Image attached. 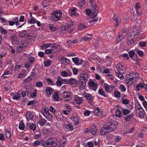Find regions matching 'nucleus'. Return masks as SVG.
Here are the masks:
<instances>
[{
	"label": "nucleus",
	"instance_id": "30",
	"mask_svg": "<svg viewBox=\"0 0 147 147\" xmlns=\"http://www.w3.org/2000/svg\"><path fill=\"white\" fill-rule=\"evenodd\" d=\"M51 44L50 43H45L42 45L40 46L41 48L43 50H44L50 47Z\"/></svg>",
	"mask_w": 147,
	"mask_h": 147
},
{
	"label": "nucleus",
	"instance_id": "1",
	"mask_svg": "<svg viewBox=\"0 0 147 147\" xmlns=\"http://www.w3.org/2000/svg\"><path fill=\"white\" fill-rule=\"evenodd\" d=\"M117 126V125L113 122H109L102 128L100 134L103 136L109 132L114 131Z\"/></svg>",
	"mask_w": 147,
	"mask_h": 147
},
{
	"label": "nucleus",
	"instance_id": "40",
	"mask_svg": "<svg viewBox=\"0 0 147 147\" xmlns=\"http://www.w3.org/2000/svg\"><path fill=\"white\" fill-rule=\"evenodd\" d=\"M87 28V27L84 24H80L78 26V29L80 30H82L84 29H85Z\"/></svg>",
	"mask_w": 147,
	"mask_h": 147
},
{
	"label": "nucleus",
	"instance_id": "57",
	"mask_svg": "<svg viewBox=\"0 0 147 147\" xmlns=\"http://www.w3.org/2000/svg\"><path fill=\"white\" fill-rule=\"evenodd\" d=\"M119 88L121 91L125 92L126 91V88L124 86L123 84H121L119 86Z\"/></svg>",
	"mask_w": 147,
	"mask_h": 147
},
{
	"label": "nucleus",
	"instance_id": "44",
	"mask_svg": "<svg viewBox=\"0 0 147 147\" xmlns=\"http://www.w3.org/2000/svg\"><path fill=\"white\" fill-rule=\"evenodd\" d=\"M0 21L4 25L7 24V21L4 18H2L1 16H0Z\"/></svg>",
	"mask_w": 147,
	"mask_h": 147
},
{
	"label": "nucleus",
	"instance_id": "61",
	"mask_svg": "<svg viewBox=\"0 0 147 147\" xmlns=\"http://www.w3.org/2000/svg\"><path fill=\"white\" fill-rule=\"evenodd\" d=\"M49 110L51 112L53 113L54 114L57 112L55 109L52 106H50Z\"/></svg>",
	"mask_w": 147,
	"mask_h": 147
},
{
	"label": "nucleus",
	"instance_id": "64",
	"mask_svg": "<svg viewBox=\"0 0 147 147\" xmlns=\"http://www.w3.org/2000/svg\"><path fill=\"white\" fill-rule=\"evenodd\" d=\"M0 32L1 33L3 34H7V31L4 29L2 28H1L0 29Z\"/></svg>",
	"mask_w": 147,
	"mask_h": 147
},
{
	"label": "nucleus",
	"instance_id": "36",
	"mask_svg": "<svg viewBox=\"0 0 147 147\" xmlns=\"http://www.w3.org/2000/svg\"><path fill=\"white\" fill-rule=\"evenodd\" d=\"M133 117V114H131L129 115H127L125 117H124V120L126 121H129L131 119V118Z\"/></svg>",
	"mask_w": 147,
	"mask_h": 147
},
{
	"label": "nucleus",
	"instance_id": "58",
	"mask_svg": "<svg viewBox=\"0 0 147 147\" xmlns=\"http://www.w3.org/2000/svg\"><path fill=\"white\" fill-rule=\"evenodd\" d=\"M53 97L55 100H57L59 99V95L57 92H55L53 95Z\"/></svg>",
	"mask_w": 147,
	"mask_h": 147
},
{
	"label": "nucleus",
	"instance_id": "60",
	"mask_svg": "<svg viewBox=\"0 0 147 147\" xmlns=\"http://www.w3.org/2000/svg\"><path fill=\"white\" fill-rule=\"evenodd\" d=\"M32 79L30 78V77L28 76L27 78L24 80V82L25 83H28Z\"/></svg>",
	"mask_w": 147,
	"mask_h": 147
},
{
	"label": "nucleus",
	"instance_id": "16",
	"mask_svg": "<svg viewBox=\"0 0 147 147\" xmlns=\"http://www.w3.org/2000/svg\"><path fill=\"white\" fill-rule=\"evenodd\" d=\"M91 7L93 11L92 13L97 14L98 13V8L94 4H91Z\"/></svg>",
	"mask_w": 147,
	"mask_h": 147
},
{
	"label": "nucleus",
	"instance_id": "53",
	"mask_svg": "<svg viewBox=\"0 0 147 147\" xmlns=\"http://www.w3.org/2000/svg\"><path fill=\"white\" fill-rule=\"evenodd\" d=\"M51 61L50 60L46 61L44 62L45 66L46 67L49 66L51 65Z\"/></svg>",
	"mask_w": 147,
	"mask_h": 147
},
{
	"label": "nucleus",
	"instance_id": "20",
	"mask_svg": "<svg viewBox=\"0 0 147 147\" xmlns=\"http://www.w3.org/2000/svg\"><path fill=\"white\" fill-rule=\"evenodd\" d=\"M54 90L50 87H46L45 92L49 96L52 94L53 91Z\"/></svg>",
	"mask_w": 147,
	"mask_h": 147
},
{
	"label": "nucleus",
	"instance_id": "31",
	"mask_svg": "<svg viewBox=\"0 0 147 147\" xmlns=\"http://www.w3.org/2000/svg\"><path fill=\"white\" fill-rule=\"evenodd\" d=\"M98 93L101 96H103L105 97H107V94L105 93L103 90L102 88H100L98 91Z\"/></svg>",
	"mask_w": 147,
	"mask_h": 147
},
{
	"label": "nucleus",
	"instance_id": "45",
	"mask_svg": "<svg viewBox=\"0 0 147 147\" xmlns=\"http://www.w3.org/2000/svg\"><path fill=\"white\" fill-rule=\"evenodd\" d=\"M45 147V142L44 140H41L40 141H37V146L40 145Z\"/></svg>",
	"mask_w": 147,
	"mask_h": 147
},
{
	"label": "nucleus",
	"instance_id": "35",
	"mask_svg": "<svg viewBox=\"0 0 147 147\" xmlns=\"http://www.w3.org/2000/svg\"><path fill=\"white\" fill-rule=\"evenodd\" d=\"M21 98L20 93L17 92L15 94L13 98V99L15 100H19Z\"/></svg>",
	"mask_w": 147,
	"mask_h": 147
},
{
	"label": "nucleus",
	"instance_id": "24",
	"mask_svg": "<svg viewBox=\"0 0 147 147\" xmlns=\"http://www.w3.org/2000/svg\"><path fill=\"white\" fill-rule=\"evenodd\" d=\"M94 113L95 115L97 116H100L102 115V113L99 110V108L98 107L95 108Z\"/></svg>",
	"mask_w": 147,
	"mask_h": 147
},
{
	"label": "nucleus",
	"instance_id": "10",
	"mask_svg": "<svg viewBox=\"0 0 147 147\" xmlns=\"http://www.w3.org/2000/svg\"><path fill=\"white\" fill-rule=\"evenodd\" d=\"M26 43L23 41H21L19 46H18L17 49V52L18 53L22 51L23 48L25 46Z\"/></svg>",
	"mask_w": 147,
	"mask_h": 147
},
{
	"label": "nucleus",
	"instance_id": "42",
	"mask_svg": "<svg viewBox=\"0 0 147 147\" xmlns=\"http://www.w3.org/2000/svg\"><path fill=\"white\" fill-rule=\"evenodd\" d=\"M115 21L117 22L115 26L114 27V29L115 30L117 28V26L121 22V19L119 18H118L115 19Z\"/></svg>",
	"mask_w": 147,
	"mask_h": 147
},
{
	"label": "nucleus",
	"instance_id": "52",
	"mask_svg": "<svg viewBox=\"0 0 147 147\" xmlns=\"http://www.w3.org/2000/svg\"><path fill=\"white\" fill-rule=\"evenodd\" d=\"M25 127V125L24 123L20 122L19 125V129L21 130H23L24 129Z\"/></svg>",
	"mask_w": 147,
	"mask_h": 147
},
{
	"label": "nucleus",
	"instance_id": "51",
	"mask_svg": "<svg viewBox=\"0 0 147 147\" xmlns=\"http://www.w3.org/2000/svg\"><path fill=\"white\" fill-rule=\"evenodd\" d=\"M46 81L47 82L48 84L49 85H54V84L53 81L50 78L47 79V80Z\"/></svg>",
	"mask_w": 147,
	"mask_h": 147
},
{
	"label": "nucleus",
	"instance_id": "28",
	"mask_svg": "<svg viewBox=\"0 0 147 147\" xmlns=\"http://www.w3.org/2000/svg\"><path fill=\"white\" fill-rule=\"evenodd\" d=\"M92 96L91 95L88 94H86L85 95V97L86 98V99L89 100V103L90 104H91L92 100Z\"/></svg>",
	"mask_w": 147,
	"mask_h": 147
},
{
	"label": "nucleus",
	"instance_id": "33",
	"mask_svg": "<svg viewBox=\"0 0 147 147\" xmlns=\"http://www.w3.org/2000/svg\"><path fill=\"white\" fill-rule=\"evenodd\" d=\"M72 59L73 61L77 65H79L82 64V62L79 63V60L77 57L72 58Z\"/></svg>",
	"mask_w": 147,
	"mask_h": 147
},
{
	"label": "nucleus",
	"instance_id": "29",
	"mask_svg": "<svg viewBox=\"0 0 147 147\" xmlns=\"http://www.w3.org/2000/svg\"><path fill=\"white\" fill-rule=\"evenodd\" d=\"M75 100L76 102L78 104H80L82 103V100L79 96L77 95L75 96Z\"/></svg>",
	"mask_w": 147,
	"mask_h": 147
},
{
	"label": "nucleus",
	"instance_id": "14",
	"mask_svg": "<svg viewBox=\"0 0 147 147\" xmlns=\"http://www.w3.org/2000/svg\"><path fill=\"white\" fill-rule=\"evenodd\" d=\"M127 76H129V80L134 79V81L136 79L139 77L138 73H132L131 74H130V75H128Z\"/></svg>",
	"mask_w": 147,
	"mask_h": 147
},
{
	"label": "nucleus",
	"instance_id": "7",
	"mask_svg": "<svg viewBox=\"0 0 147 147\" xmlns=\"http://www.w3.org/2000/svg\"><path fill=\"white\" fill-rule=\"evenodd\" d=\"M32 33H28L27 32L26 30H23L20 31L18 33L19 36L21 38L26 37V36H32Z\"/></svg>",
	"mask_w": 147,
	"mask_h": 147
},
{
	"label": "nucleus",
	"instance_id": "9",
	"mask_svg": "<svg viewBox=\"0 0 147 147\" xmlns=\"http://www.w3.org/2000/svg\"><path fill=\"white\" fill-rule=\"evenodd\" d=\"M10 40L13 44H16L19 43V39L15 34H12L10 37Z\"/></svg>",
	"mask_w": 147,
	"mask_h": 147
},
{
	"label": "nucleus",
	"instance_id": "46",
	"mask_svg": "<svg viewBox=\"0 0 147 147\" xmlns=\"http://www.w3.org/2000/svg\"><path fill=\"white\" fill-rule=\"evenodd\" d=\"M127 79H126V80L127 81V83L129 84L130 85H131L135 81L134 79H131V80H129V76H127Z\"/></svg>",
	"mask_w": 147,
	"mask_h": 147
},
{
	"label": "nucleus",
	"instance_id": "27",
	"mask_svg": "<svg viewBox=\"0 0 147 147\" xmlns=\"http://www.w3.org/2000/svg\"><path fill=\"white\" fill-rule=\"evenodd\" d=\"M5 135L7 138H8L9 140H11V133L8 129H7L5 131Z\"/></svg>",
	"mask_w": 147,
	"mask_h": 147
},
{
	"label": "nucleus",
	"instance_id": "17",
	"mask_svg": "<svg viewBox=\"0 0 147 147\" xmlns=\"http://www.w3.org/2000/svg\"><path fill=\"white\" fill-rule=\"evenodd\" d=\"M26 117L28 120H30L33 119L34 115L32 112H28L26 114Z\"/></svg>",
	"mask_w": 147,
	"mask_h": 147
},
{
	"label": "nucleus",
	"instance_id": "55",
	"mask_svg": "<svg viewBox=\"0 0 147 147\" xmlns=\"http://www.w3.org/2000/svg\"><path fill=\"white\" fill-rule=\"evenodd\" d=\"M120 92L117 91H115L114 92L115 96L117 98H119L120 96Z\"/></svg>",
	"mask_w": 147,
	"mask_h": 147
},
{
	"label": "nucleus",
	"instance_id": "47",
	"mask_svg": "<svg viewBox=\"0 0 147 147\" xmlns=\"http://www.w3.org/2000/svg\"><path fill=\"white\" fill-rule=\"evenodd\" d=\"M103 86H105V90L108 92H109L110 90V86L109 85L106 84L104 83Z\"/></svg>",
	"mask_w": 147,
	"mask_h": 147
},
{
	"label": "nucleus",
	"instance_id": "12",
	"mask_svg": "<svg viewBox=\"0 0 147 147\" xmlns=\"http://www.w3.org/2000/svg\"><path fill=\"white\" fill-rule=\"evenodd\" d=\"M68 84H70L73 87H75L77 85L78 83V81L76 79L71 78L68 80Z\"/></svg>",
	"mask_w": 147,
	"mask_h": 147
},
{
	"label": "nucleus",
	"instance_id": "22",
	"mask_svg": "<svg viewBox=\"0 0 147 147\" xmlns=\"http://www.w3.org/2000/svg\"><path fill=\"white\" fill-rule=\"evenodd\" d=\"M39 117L40 119L38 123L42 127L44 126L45 124L47 122V121L44 119L42 117H41L39 114Z\"/></svg>",
	"mask_w": 147,
	"mask_h": 147
},
{
	"label": "nucleus",
	"instance_id": "63",
	"mask_svg": "<svg viewBox=\"0 0 147 147\" xmlns=\"http://www.w3.org/2000/svg\"><path fill=\"white\" fill-rule=\"evenodd\" d=\"M9 48L11 49L10 51L11 52L12 54L15 53V49L14 47H13L9 45Z\"/></svg>",
	"mask_w": 147,
	"mask_h": 147
},
{
	"label": "nucleus",
	"instance_id": "26",
	"mask_svg": "<svg viewBox=\"0 0 147 147\" xmlns=\"http://www.w3.org/2000/svg\"><path fill=\"white\" fill-rule=\"evenodd\" d=\"M54 116L57 120H61V118L62 114L60 112H56L54 114Z\"/></svg>",
	"mask_w": 147,
	"mask_h": 147
},
{
	"label": "nucleus",
	"instance_id": "41",
	"mask_svg": "<svg viewBox=\"0 0 147 147\" xmlns=\"http://www.w3.org/2000/svg\"><path fill=\"white\" fill-rule=\"evenodd\" d=\"M144 86L145 84L144 83H139L137 85L136 88L138 90H140V89H139V88H143L144 87Z\"/></svg>",
	"mask_w": 147,
	"mask_h": 147
},
{
	"label": "nucleus",
	"instance_id": "37",
	"mask_svg": "<svg viewBox=\"0 0 147 147\" xmlns=\"http://www.w3.org/2000/svg\"><path fill=\"white\" fill-rule=\"evenodd\" d=\"M122 112L123 115H124L129 114L130 113V111L129 110L123 108L122 110Z\"/></svg>",
	"mask_w": 147,
	"mask_h": 147
},
{
	"label": "nucleus",
	"instance_id": "3",
	"mask_svg": "<svg viewBox=\"0 0 147 147\" xmlns=\"http://www.w3.org/2000/svg\"><path fill=\"white\" fill-rule=\"evenodd\" d=\"M58 144V141L56 138H51L45 141V147H54Z\"/></svg>",
	"mask_w": 147,
	"mask_h": 147
},
{
	"label": "nucleus",
	"instance_id": "59",
	"mask_svg": "<svg viewBox=\"0 0 147 147\" xmlns=\"http://www.w3.org/2000/svg\"><path fill=\"white\" fill-rule=\"evenodd\" d=\"M30 129L32 130L33 131H34L36 129V125L35 124L32 123L30 126Z\"/></svg>",
	"mask_w": 147,
	"mask_h": 147
},
{
	"label": "nucleus",
	"instance_id": "54",
	"mask_svg": "<svg viewBox=\"0 0 147 147\" xmlns=\"http://www.w3.org/2000/svg\"><path fill=\"white\" fill-rule=\"evenodd\" d=\"M21 67L22 65H15L14 69V71H18Z\"/></svg>",
	"mask_w": 147,
	"mask_h": 147
},
{
	"label": "nucleus",
	"instance_id": "56",
	"mask_svg": "<svg viewBox=\"0 0 147 147\" xmlns=\"http://www.w3.org/2000/svg\"><path fill=\"white\" fill-rule=\"evenodd\" d=\"M140 34V30L139 29H138V30H136L133 31V35L134 36L139 35Z\"/></svg>",
	"mask_w": 147,
	"mask_h": 147
},
{
	"label": "nucleus",
	"instance_id": "11",
	"mask_svg": "<svg viewBox=\"0 0 147 147\" xmlns=\"http://www.w3.org/2000/svg\"><path fill=\"white\" fill-rule=\"evenodd\" d=\"M63 99L66 101H68L71 98V95L69 92H64L62 94Z\"/></svg>",
	"mask_w": 147,
	"mask_h": 147
},
{
	"label": "nucleus",
	"instance_id": "49",
	"mask_svg": "<svg viewBox=\"0 0 147 147\" xmlns=\"http://www.w3.org/2000/svg\"><path fill=\"white\" fill-rule=\"evenodd\" d=\"M49 27V29L51 30L52 31H54L56 30L57 29V28L56 27H54L53 25L50 24Z\"/></svg>",
	"mask_w": 147,
	"mask_h": 147
},
{
	"label": "nucleus",
	"instance_id": "19",
	"mask_svg": "<svg viewBox=\"0 0 147 147\" xmlns=\"http://www.w3.org/2000/svg\"><path fill=\"white\" fill-rule=\"evenodd\" d=\"M60 60L61 61V64H67L70 63V60L66 58H61Z\"/></svg>",
	"mask_w": 147,
	"mask_h": 147
},
{
	"label": "nucleus",
	"instance_id": "13",
	"mask_svg": "<svg viewBox=\"0 0 147 147\" xmlns=\"http://www.w3.org/2000/svg\"><path fill=\"white\" fill-rule=\"evenodd\" d=\"M64 128L66 131L73 130L74 127L73 125L69 122H67L64 125Z\"/></svg>",
	"mask_w": 147,
	"mask_h": 147
},
{
	"label": "nucleus",
	"instance_id": "39",
	"mask_svg": "<svg viewBox=\"0 0 147 147\" xmlns=\"http://www.w3.org/2000/svg\"><path fill=\"white\" fill-rule=\"evenodd\" d=\"M93 17V20L92 21H90V22H96L98 21V18L96 17L97 16V14L95 13H92Z\"/></svg>",
	"mask_w": 147,
	"mask_h": 147
},
{
	"label": "nucleus",
	"instance_id": "5",
	"mask_svg": "<svg viewBox=\"0 0 147 147\" xmlns=\"http://www.w3.org/2000/svg\"><path fill=\"white\" fill-rule=\"evenodd\" d=\"M62 14L61 12L60 11H54L52 13L51 18L53 20L57 21L60 19Z\"/></svg>",
	"mask_w": 147,
	"mask_h": 147
},
{
	"label": "nucleus",
	"instance_id": "48",
	"mask_svg": "<svg viewBox=\"0 0 147 147\" xmlns=\"http://www.w3.org/2000/svg\"><path fill=\"white\" fill-rule=\"evenodd\" d=\"M116 115L117 117H120L122 116V113L119 109H117L116 111Z\"/></svg>",
	"mask_w": 147,
	"mask_h": 147
},
{
	"label": "nucleus",
	"instance_id": "50",
	"mask_svg": "<svg viewBox=\"0 0 147 147\" xmlns=\"http://www.w3.org/2000/svg\"><path fill=\"white\" fill-rule=\"evenodd\" d=\"M76 8L75 7L73 8L71 10V13L70 14V15L72 16H76L78 14L74 12L76 11Z\"/></svg>",
	"mask_w": 147,
	"mask_h": 147
},
{
	"label": "nucleus",
	"instance_id": "4",
	"mask_svg": "<svg viewBox=\"0 0 147 147\" xmlns=\"http://www.w3.org/2000/svg\"><path fill=\"white\" fill-rule=\"evenodd\" d=\"M135 110L141 118H142L145 116V112L139 102L135 104Z\"/></svg>",
	"mask_w": 147,
	"mask_h": 147
},
{
	"label": "nucleus",
	"instance_id": "43",
	"mask_svg": "<svg viewBox=\"0 0 147 147\" xmlns=\"http://www.w3.org/2000/svg\"><path fill=\"white\" fill-rule=\"evenodd\" d=\"M115 73L117 76L119 77L120 79H123L124 78V76L120 72H117L115 71Z\"/></svg>",
	"mask_w": 147,
	"mask_h": 147
},
{
	"label": "nucleus",
	"instance_id": "25",
	"mask_svg": "<svg viewBox=\"0 0 147 147\" xmlns=\"http://www.w3.org/2000/svg\"><path fill=\"white\" fill-rule=\"evenodd\" d=\"M127 34V32L125 31H121L119 32L118 36L120 38L122 39H123Z\"/></svg>",
	"mask_w": 147,
	"mask_h": 147
},
{
	"label": "nucleus",
	"instance_id": "34",
	"mask_svg": "<svg viewBox=\"0 0 147 147\" xmlns=\"http://www.w3.org/2000/svg\"><path fill=\"white\" fill-rule=\"evenodd\" d=\"M97 131V128L94 126L92 127V128L90 129V131L92 134H94Z\"/></svg>",
	"mask_w": 147,
	"mask_h": 147
},
{
	"label": "nucleus",
	"instance_id": "18",
	"mask_svg": "<svg viewBox=\"0 0 147 147\" xmlns=\"http://www.w3.org/2000/svg\"><path fill=\"white\" fill-rule=\"evenodd\" d=\"M27 74L26 71L23 69L21 72L19 73L17 77V78H21L26 76Z\"/></svg>",
	"mask_w": 147,
	"mask_h": 147
},
{
	"label": "nucleus",
	"instance_id": "62",
	"mask_svg": "<svg viewBox=\"0 0 147 147\" xmlns=\"http://www.w3.org/2000/svg\"><path fill=\"white\" fill-rule=\"evenodd\" d=\"M139 45L140 46L144 47L146 45V42H140Z\"/></svg>",
	"mask_w": 147,
	"mask_h": 147
},
{
	"label": "nucleus",
	"instance_id": "38",
	"mask_svg": "<svg viewBox=\"0 0 147 147\" xmlns=\"http://www.w3.org/2000/svg\"><path fill=\"white\" fill-rule=\"evenodd\" d=\"M73 24V22L72 21L70 20L69 23L65 24V26L67 27V28L68 29L69 28L72 27Z\"/></svg>",
	"mask_w": 147,
	"mask_h": 147
},
{
	"label": "nucleus",
	"instance_id": "21",
	"mask_svg": "<svg viewBox=\"0 0 147 147\" xmlns=\"http://www.w3.org/2000/svg\"><path fill=\"white\" fill-rule=\"evenodd\" d=\"M89 85L90 87L93 88V89L95 91H96L97 87V84L96 83H95L93 81H91L89 82Z\"/></svg>",
	"mask_w": 147,
	"mask_h": 147
},
{
	"label": "nucleus",
	"instance_id": "8",
	"mask_svg": "<svg viewBox=\"0 0 147 147\" xmlns=\"http://www.w3.org/2000/svg\"><path fill=\"white\" fill-rule=\"evenodd\" d=\"M42 113L44 117L47 119L50 120L52 117L51 115L49 113L48 109H45L42 111Z\"/></svg>",
	"mask_w": 147,
	"mask_h": 147
},
{
	"label": "nucleus",
	"instance_id": "6",
	"mask_svg": "<svg viewBox=\"0 0 147 147\" xmlns=\"http://www.w3.org/2000/svg\"><path fill=\"white\" fill-rule=\"evenodd\" d=\"M57 51L56 47L54 44L51 47V49H46L45 51V53L46 54H50L55 53Z\"/></svg>",
	"mask_w": 147,
	"mask_h": 147
},
{
	"label": "nucleus",
	"instance_id": "32",
	"mask_svg": "<svg viewBox=\"0 0 147 147\" xmlns=\"http://www.w3.org/2000/svg\"><path fill=\"white\" fill-rule=\"evenodd\" d=\"M62 78H61L60 77H58L57 78V80L56 82L57 85L59 86H60L62 85V84L61 80Z\"/></svg>",
	"mask_w": 147,
	"mask_h": 147
},
{
	"label": "nucleus",
	"instance_id": "2",
	"mask_svg": "<svg viewBox=\"0 0 147 147\" xmlns=\"http://www.w3.org/2000/svg\"><path fill=\"white\" fill-rule=\"evenodd\" d=\"M88 77V74L86 73L81 75L79 82V86L81 88H84L85 87Z\"/></svg>",
	"mask_w": 147,
	"mask_h": 147
},
{
	"label": "nucleus",
	"instance_id": "23",
	"mask_svg": "<svg viewBox=\"0 0 147 147\" xmlns=\"http://www.w3.org/2000/svg\"><path fill=\"white\" fill-rule=\"evenodd\" d=\"M30 17L28 21V22L30 24L35 23V20L34 17L32 16V13H30Z\"/></svg>",
	"mask_w": 147,
	"mask_h": 147
},
{
	"label": "nucleus",
	"instance_id": "15",
	"mask_svg": "<svg viewBox=\"0 0 147 147\" xmlns=\"http://www.w3.org/2000/svg\"><path fill=\"white\" fill-rule=\"evenodd\" d=\"M68 29L65 25L64 26H60L59 27V30L62 34H66L67 32Z\"/></svg>",
	"mask_w": 147,
	"mask_h": 147
}]
</instances>
